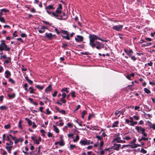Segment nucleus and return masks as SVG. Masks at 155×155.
Segmentation results:
<instances>
[{"label":"nucleus","instance_id":"obj_3","mask_svg":"<svg viewBox=\"0 0 155 155\" xmlns=\"http://www.w3.org/2000/svg\"><path fill=\"white\" fill-rule=\"evenodd\" d=\"M11 48L9 47L5 43V41L2 40L0 44V51H5L9 52Z\"/></svg>","mask_w":155,"mask_h":155},{"label":"nucleus","instance_id":"obj_15","mask_svg":"<svg viewBox=\"0 0 155 155\" xmlns=\"http://www.w3.org/2000/svg\"><path fill=\"white\" fill-rule=\"evenodd\" d=\"M135 129L137 130L138 133L142 132L143 129H145L144 128H142L141 127L136 126Z\"/></svg>","mask_w":155,"mask_h":155},{"label":"nucleus","instance_id":"obj_46","mask_svg":"<svg viewBox=\"0 0 155 155\" xmlns=\"http://www.w3.org/2000/svg\"><path fill=\"white\" fill-rule=\"evenodd\" d=\"M48 137H54V136H53V134L52 133H51L50 132H48Z\"/></svg>","mask_w":155,"mask_h":155},{"label":"nucleus","instance_id":"obj_55","mask_svg":"<svg viewBox=\"0 0 155 155\" xmlns=\"http://www.w3.org/2000/svg\"><path fill=\"white\" fill-rule=\"evenodd\" d=\"M96 138H97L98 140H101L102 139V137L99 136L97 135L96 136Z\"/></svg>","mask_w":155,"mask_h":155},{"label":"nucleus","instance_id":"obj_53","mask_svg":"<svg viewBox=\"0 0 155 155\" xmlns=\"http://www.w3.org/2000/svg\"><path fill=\"white\" fill-rule=\"evenodd\" d=\"M2 12H9V10L5 8H3L1 9Z\"/></svg>","mask_w":155,"mask_h":155},{"label":"nucleus","instance_id":"obj_28","mask_svg":"<svg viewBox=\"0 0 155 155\" xmlns=\"http://www.w3.org/2000/svg\"><path fill=\"white\" fill-rule=\"evenodd\" d=\"M119 123L118 121H116L114 122L112 125V127L113 128L117 127V124Z\"/></svg>","mask_w":155,"mask_h":155},{"label":"nucleus","instance_id":"obj_57","mask_svg":"<svg viewBox=\"0 0 155 155\" xmlns=\"http://www.w3.org/2000/svg\"><path fill=\"white\" fill-rule=\"evenodd\" d=\"M67 126L69 128H71L73 127V125L70 123H68L67 124Z\"/></svg>","mask_w":155,"mask_h":155},{"label":"nucleus","instance_id":"obj_23","mask_svg":"<svg viewBox=\"0 0 155 155\" xmlns=\"http://www.w3.org/2000/svg\"><path fill=\"white\" fill-rule=\"evenodd\" d=\"M152 43L151 42H147L145 44H143L141 45L142 47H144L145 46H148L151 45Z\"/></svg>","mask_w":155,"mask_h":155},{"label":"nucleus","instance_id":"obj_7","mask_svg":"<svg viewBox=\"0 0 155 155\" xmlns=\"http://www.w3.org/2000/svg\"><path fill=\"white\" fill-rule=\"evenodd\" d=\"M119 133H116L115 134V137L114 139L112 142L116 141L117 143H121L122 142V140H121V137H120Z\"/></svg>","mask_w":155,"mask_h":155},{"label":"nucleus","instance_id":"obj_32","mask_svg":"<svg viewBox=\"0 0 155 155\" xmlns=\"http://www.w3.org/2000/svg\"><path fill=\"white\" fill-rule=\"evenodd\" d=\"M27 87H28V84L27 83H26L25 84L24 86H23V88L27 92L28 91V89L27 88Z\"/></svg>","mask_w":155,"mask_h":155},{"label":"nucleus","instance_id":"obj_19","mask_svg":"<svg viewBox=\"0 0 155 155\" xmlns=\"http://www.w3.org/2000/svg\"><path fill=\"white\" fill-rule=\"evenodd\" d=\"M25 80L30 85L32 84L33 82L32 81L30 80L28 76H26L25 77Z\"/></svg>","mask_w":155,"mask_h":155},{"label":"nucleus","instance_id":"obj_12","mask_svg":"<svg viewBox=\"0 0 155 155\" xmlns=\"http://www.w3.org/2000/svg\"><path fill=\"white\" fill-rule=\"evenodd\" d=\"M38 32L40 33H43L45 31V29H47L46 27L44 26H41L40 28H38Z\"/></svg>","mask_w":155,"mask_h":155},{"label":"nucleus","instance_id":"obj_11","mask_svg":"<svg viewBox=\"0 0 155 155\" xmlns=\"http://www.w3.org/2000/svg\"><path fill=\"white\" fill-rule=\"evenodd\" d=\"M124 51L129 57H130L133 53V51L132 49H130L128 51L126 49H124Z\"/></svg>","mask_w":155,"mask_h":155},{"label":"nucleus","instance_id":"obj_50","mask_svg":"<svg viewBox=\"0 0 155 155\" xmlns=\"http://www.w3.org/2000/svg\"><path fill=\"white\" fill-rule=\"evenodd\" d=\"M21 36L22 38L26 37L27 35L25 33H21Z\"/></svg>","mask_w":155,"mask_h":155},{"label":"nucleus","instance_id":"obj_38","mask_svg":"<svg viewBox=\"0 0 155 155\" xmlns=\"http://www.w3.org/2000/svg\"><path fill=\"white\" fill-rule=\"evenodd\" d=\"M59 146H63L64 145V143L63 141H59Z\"/></svg>","mask_w":155,"mask_h":155},{"label":"nucleus","instance_id":"obj_35","mask_svg":"<svg viewBox=\"0 0 155 155\" xmlns=\"http://www.w3.org/2000/svg\"><path fill=\"white\" fill-rule=\"evenodd\" d=\"M145 129H143L142 132H141V133L143 135L144 137H146L147 136V134L145 132Z\"/></svg>","mask_w":155,"mask_h":155},{"label":"nucleus","instance_id":"obj_29","mask_svg":"<svg viewBox=\"0 0 155 155\" xmlns=\"http://www.w3.org/2000/svg\"><path fill=\"white\" fill-rule=\"evenodd\" d=\"M79 139V136L78 135H76L75 139H74L73 141L74 142H77Z\"/></svg>","mask_w":155,"mask_h":155},{"label":"nucleus","instance_id":"obj_1","mask_svg":"<svg viewBox=\"0 0 155 155\" xmlns=\"http://www.w3.org/2000/svg\"><path fill=\"white\" fill-rule=\"evenodd\" d=\"M87 33H88L89 35L88 38L89 39L90 41L89 45L92 48L96 47L97 49L100 50L101 48L103 47L104 45L101 44L100 42L96 41L97 40H100L105 42L107 41V40L102 39L95 35L91 34L88 33L87 32Z\"/></svg>","mask_w":155,"mask_h":155},{"label":"nucleus","instance_id":"obj_2","mask_svg":"<svg viewBox=\"0 0 155 155\" xmlns=\"http://www.w3.org/2000/svg\"><path fill=\"white\" fill-rule=\"evenodd\" d=\"M55 31L58 34H59L60 33H61L62 34L66 35L64 36V35L62 34L61 35L62 37L63 38H65L67 40H69L70 38L69 36V32L68 31L64 30H61L60 31H59L58 29L56 28H55Z\"/></svg>","mask_w":155,"mask_h":155},{"label":"nucleus","instance_id":"obj_54","mask_svg":"<svg viewBox=\"0 0 155 155\" xmlns=\"http://www.w3.org/2000/svg\"><path fill=\"white\" fill-rule=\"evenodd\" d=\"M129 147H130L131 148H134L137 147V146H135L134 143L132 145H129Z\"/></svg>","mask_w":155,"mask_h":155},{"label":"nucleus","instance_id":"obj_30","mask_svg":"<svg viewBox=\"0 0 155 155\" xmlns=\"http://www.w3.org/2000/svg\"><path fill=\"white\" fill-rule=\"evenodd\" d=\"M7 107L5 106H2L0 107V109L2 110H6Z\"/></svg>","mask_w":155,"mask_h":155},{"label":"nucleus","instance_id":"obj_49","mask_svg":"<svg viewBox=\"0 0 155 155\" xmlns=\"http://www.w3.org/2000/svg\"><path fill=\"white\" fill-rule=\"evenodd\" d=\"M59 112L62 114H66V112H65V110H60V111H59Z\"/></svg>","mask_w":155,"mask_h":155},{"label":"nucleus","instance_id":"obj_51","mask_svg":"<svg viewBox=\"0 0 155 155\" xmlns=\"http://www.w3.org/2000/svg\"><path fill=\"white\" fill-rule=\"evenodd\" d=\"M149 84L151 85H155V81L153 80L152 81H150Z\"/></svg>","mask_w":155,"mask_h":155},{"label":"nucleus","instance_id":"obj_16","mask_svg":"<svg viewBox=\"0 0 155 155\" xmlns=\"http://www.w3.org/2000/svg\"><path fill=\"white\" fill-rule=\"evenodd\" d=\"M5 77L6 78H8L9 76L11 75L10 72L8 70H6L5 72Z\"/></svg>","mask_w":155,"mask_h":155},{"label":"nucleus","instance_id":"obj_48","mask_svg":"<svg viewBox=\"0 0 155 155\" xmlns=\"http://www.w3.org/2000/svg\"><path fill=\"white\" fill-rule=\"evenodd\" d=\"M34 143H36L37 144H38L40 143V141L37 139H36L34 141Z\"/></svg>","mask_w":155,"mask_h":155},{"label":"nucleus","instance_id":"obj_9","mask_svg":"<svg viewBox=\"0 0 155 155\" xmlns=\"http://www.w3.org/2000/svg\"><path fill=\"white\" fill-rule=\"evenodd\" d=\"M80 143L82 146H85L90 144V140L85 139L81 140L80 142Z\"/></svg>","mask_w":155,"mask_h":155},{"label":"nucleus","instance_id":"obj_45","mask_svg":"<svg viewBox=\"0 0 155 155\" xmlns=\"http://www.w3.org/2000/svg\"><path fill=\"white\" fill-rule=\"evenodd\" d=\"M0 21L1 22L4 23H5V20H4V18L2 17L0 18Z\"/></svg>","mask_w":155,"mask_h":155},{"label":"nucleus","instance_id":"obj_4","mask_svg":"<svg viewBox=\"0 0 155 155\" xmlns=\"http://www.w3.org/2000/svg\"><path fill=\"white\" fill-rule=\"evenodd\" d=\"M62 13V10L56 9L55 12H53L52 13V16L56 18L59 20H63L64 19L63 18V17L62 15H60Z\"/></svg>","mask_w":155,"mask_h":155},{"label":"nucleus","instance_id":"obj_40","mask_svg":"<svg viewBox=\"0 0 155 155\" xmlns=\"http://www.w3.org/2000/svg\"><path fill=\"white\" fill-rule=\"evenodd\" d=\"M68 45L64 43H63L61 47L65 49L66 47H68Z\"/></svg>","mask_w":155,"mask_h":155},{"label":"nucleus","instance_id":"obj_61","mask_svg":"<svg viewBox=\"0 0 155 155\" xmlns=\"http://www.w3.org/2000/svg\"><path fill=\"white\" fill-rule=\"evenodd\" d=\"M131 139V138L128 137V136H126L123 139H125L126 140H130Z\"/></svg>","mask_w":155,"mask_h":155},{"label":"nucleus","instance_id":"obj_44","mask_svg":"<svg viewBox=\"0 0 155 155\" xmlns=\"http://www.w3.org/2000/svg\"><path fill=\"white\" fill-rule=\"evenodd\" d=\"M2 58H3V59L7 58V57L6 55L5 54L3 56H1L0 57V59H2Z\"/></svg>","mask_w":155,"mask_h":155},{"label":"nucleus","instance_id":"obj_56","mask_svg":"<svg viewBox=\"0 0 155 155\" xmlns=\"http://www.w3.org/2000/svg\"><path fill=\"white\" fill-rule=\"evenodd\" d=\"M65 98L62 97L61 99V101H62L63 103H65L66 102V101L64 99Z\"/></svg>","mask_w":155,"mask_h":155},{"label":"nucleus","instance_id":"obj_37","mask_svg":"<svg viewBox=\"0 0 155 155\" xmlns=\"http://www.w3.org/2000/svg\"><path fill=\"white\" fill-rule=\"evenodd\" d=\"M8 81L12 84H14L15 83V81L11 78H10L8 79Z\"/></svg>","mask_w":155,"mask_h":155},{"label":"nucleus","instance_id":"obj_5","mask_svg":"<svg viewBox=\"0 0 155 155\" xmlns=\"http://www.w3.org/2000/svg\"><path fill=\"white\" fill-rule=\"evenodd\" d=\"M54 5L53 4H51L46 6L45 8L46 11L47 13L49 15L52 14L53 12L49 11L50 10H54L55 8V7H54Z\"/></svg>","mask_w":155,"mask_h":155},{"label":"nucleus","instance_id":"obj_59","mask_svg":"<svg viewBox=\"0 0 155 155\" xmlns=\"http://www.w3.org/2000/svg\"><path fill=\"white\" fill-rule=\"evenodd\" d=\"M29 145L31 146L30 149L32 150H33L35 149L34 147L31 143H30Z\"/></svg>","mask_w":155,"mask_h":155},{"label":"nucleus","instance_id":"obj_20","mask_svg":"<svg viewBox=\"0 0 155 155\" xmlns=\"http://www.w3.org/2000/svg\"><path fill=\"white\" fill-rule=\"evenodd\" d=\"M29 90H30L29 91V93L30 94H35L34 92L35 90L33 88L32 86H30L29 88Z\"/></svg>","mask_w":155,"mask_h":155},{"label":"nucleus","instance_id":"obj_64","mask_svg":"<svg viewBox=\"0 0 155 155\" xmlns=\"http://www.w3.org/2000/svg\"><path fill=\"white\" fill-rule=\"evenodd\" d=\"M153 62L151 61H150V63H147V65H149V66H152L153 65Z\"/></svg>","mask_w":155,"mask_h":155},{"label":"nucleus","instance_id":"obj_27","mask_svg":"<svg viewBox=\"0 0 155 155\" xmlns=\"http://www.w3.org/2000/svg\"><path fill=\"white\" fill-rule=\"evenodd\" d=\"M144 92L148 94H150L151 93L150 91L147 88H145L144 89Z\"/></svg>","mask_w":155,"mask_h":155},{"label":"nucleus","instance_id":"obj_62","mask_svg":"<svg viewBox=\"0 0 155 155\" xmlns=\"http://www.w3.org/2000/svg\"><path fill=\"white\" fill-rule=\"evenodd\" d=\"M137 124V121H133V123H132L131 124H130V125L132 126H134V125L136 124Z\"/></svg>","mask_w":155,"mask_h":155},{"label":"nucleus","instance_id":"obj_14","mask_svg":"<svg viewBox=\"0 0 155 155\" xmlns=\"http://www.w3.org/2000/svg\"><path fill=\"white\" fill-rule=\"evenodd\" d=\"M121 146V144H119L118 145V146H117V147H114V146H112L111 148V149H113L114 150H116L117 151H119L120 150V147Z\"/></svg>","mask_w":155,"mask_h":155},{"label":"nucleus","instance_id":"obj_34","mask_svg":"<svg viewBox=\"0 0 155 155\" xmlns=\"http://www.w3.org/2000/svg\"><path fill=\"white\" fill-rule=\"evenodd\" d=\"M76 146L74 145L71 144L70 145V150H72L74 149V148H76Z\"/></svg>","mask_w":155,"mask_h":155},{"label":"nucleus","instance_id":"obj_22","mask_svg":"<svg viewBox=\"0 0 155 155\" xmlns=\"http://www.w3.org/2000/svg\"><path fill=\"white\" fill-rule=\"evenodd\" d=\"M11 58L10 57H7V59L5 60L4 62V64L7 63V64L11 62Z\"/></svg>","mask_w":155,"mask_h":155},{"label":"nucleus","instance_id":"obj_39","mask_svg":"<svg viewBox=\"0 0 155 155\" xmlns=\"http://www.w3.org/2000/svg\"><path fill=\"white\" fill-rule=\"evenodd\" d=\"M76 92L75 91H73L71 93V94L72 96V97L73 98L75 97H76V95L75 94Z\"/></svg>","mask_w":155,"mask_h":155},{"label":"nucleus","instance_id":"obj_21","mask_svg":"<svg viewBox=\"0 0 155 155\" xmlns=\"http://www.w3.org/2000/svg\"><path fill=\"white\" fill-rule=\"evenodd\" d=\"M69 88L67 87H64L61 90V92L65 91L68 94L69 92V91L68 90Z\"/></svg>","mask_w":155,"mask_h":155},{"label":"nucleus","instance_id":"obj_41","mask_svg":"<svg viewBox=\"0 0 155 155\" xmlns=\"http://www.w3.org/2000/svg\"><path fill=\"white\" fill-rule=\"evenodd\" d=\"M58 93V91H55L54 93L52 94V95L53 97H55Z\"/></svg>","mask_w":155,"mask_h":155},{"label":"nucleus","instance_id":"obj_24","mask_svg":"<svg viewBox=\"0 0 155 155\" xmlns=\"http://www.w3.org/2000/svg\"><path fill=\"white\" fill-rule=\"evenodd\" d=\"M53 127L54 128V130L55 131V132L56 133H59V130L56 127V126H55V125H53Z\"/></svg>","mask_w":155,"mask_h":155},{"label":"nucleus","instance_id":"obj_63","mask_svg":"<svg viewBox=\"0 0 155 155\" xmlns=\"http://www.w3.org/2000/svg\"><path fill=\"white\" fill-rule=\"evenodd\" d=\"M47 111V114H51V112L49 110V109L48 108L46 110Z\"/></svg>","mask_w":155,"mask_h":155},{"label":"nucleus","instance_id":"obj_33","mask_svg":"<svg viewBox=\"0 0 155 155\" xmlns=\"http://www.w3.org/2000/svg\"><path fill=\"white\" fill-rule=\"evenodd\" d=\"M11 127V125L10 124H8L7 125L4 126V128L5 129H8Z\"/></svg>","mask_w":155,"mask_h":155},{"label":"nucleus","instance_id":"obj_10","mask_svg":"<svg viewBox=\"0 0 155 155\" xmlns=\"http://www.w3.org/2000/svg\"><path fill=\"white\" fill-rule=\"evenodd\" d=\"M84 37L79 35H77V37L75 38V40L77 42H82L83 41Z\"/></svg>","mask_w":155,"mask_h":155},{"label":"nucleus","instance_id":"obj_58","mask_svg":"<svg viewBox=\"0 0 155 155\" xmlns=\"http://www.w3.org/2000/svg\"><path fill=\"white\" fill-rule=\"evenodd\" d=\"M133 117L134 118V119H135L137 120H138L139 118V117L136 116V115H135V116H134Z\"/></svg>","mask_w":155,"mask_h":155},{"label":"nucleus","instance_id":"obj_36","mask_svg":"<svg viewBox=\"0 0 155 155\" xmlns=\"http://www.w3.org/2000/svg\"><path fill=\"white\" fill-rule=\"evenodd\" d=\"M22 123V122L21 121V120H20L18 122V127H19L21 129H23L21 125Z\"/></svg>","mask_w":155,"mask_h":155},{"label":"nucleus","instance_id":"obj_25","mask_svg":"<svg viewBox=\"0 0 155 155\" xmlns=\"http://www.w3.org/2000/svg\"><path fill=\"white\" fill-rule=\"evenodd\" d=\"M35 87L39 90H42L44 87V86H42L40 85H36Z\"/></svg>","mask_w":155,"mask_h":155},{"label":"nucleus","instance_id":"obj_13","mask_svg":"<svg viewBox=\"0 0 155 155\" xmlns=\"http://www.w3.org/2000/svg\"><path fill=\"white\" fill-rule=\"evenodd\" d=\"M52 85L51 84H50L47 87L45 90V91L46 93H47L48 92H50L52 91V89L51 88Z\"/></svg>","mask_w":155,"mask_h":155},{"label":"nucleus","instance_id":"obj_42","mask_svg":"<svg viewBox=\"0 0 155 155\" xmlns=\"http://www.w3.org/2000/svg\"><path fill=\"white\" fill-rule=\"evenodd\" d=\"M140 152L143 153H146L147 152V151L143 148L141 149Z\"/></svg>","mask_w":155,"mask_h":155},{"label":"nucleus","instance_id":"obj_17","mask_svg":"<svg viewBox=\"0 0 155 155\" xmlns=\"http://www.w3.org/2000/svg\"><path fill=\"white\" fill-rule=\"evenodd\" d=\"M7 96L9 97V98L10 99L14 98L16 96L15 94V93H13L12 95H11L9 94H7Z\"/></svg>","mask_w":155,"mask_h":155},{"label":"nucleus","instance_id":"obj_52","mask_svg":"<svg viewBox=\"0 0 155 155\" xmlns=\"http://www.w3.org/2000/svg\"><path fill=\"white\" fill-rule=\"evenodd\" d=\"M42 21L46 25H50V23L48 21L44 20H42Z\"/></svg>","mask_w":155,"mask_h":155},{"label":"nucleus","instance_id":"obj_31","mask_svg":"<svg viewBox=\"0 0 155 155\" xmlns=\"http://www.w3.org/2000/svg\"><path fill=\"white\" fill-rule=\"evenodd\" d=\"M87 113V111L85 110H84L82 113L81 117L82 118H84V116L86 115Z\"/></svg>","mask_w":155,"mask_h":155},{"label":"nucleus","instance_id":"obj_8","mask_svg":"<svg viewBox=\"0 0 155 155\" xmlns=\"http://www.w3.org/2000/svg\"><path fill=\"white\" fill-rule=\"evenodd\" d=\"M123 26L122 25H117L114 26L112 27V29L117 31H120L122 29Z\"/></svg>","mask_w":155,"mask_h":155},{"label":"nucleus","instance_id":"obj_60","mask_svg":"<svg viewBox=\"0 0 155 155\" xmlns=\"http://www.w3.org/2000/svg\"><path fill=\"white\" fill-rule=\"evenodd\" d=\"M81 107V106L80 105H78L77 106V108L76 109L74 110V112H75L77 110Z\"/></svg>","mask_w":155,"mask_h":155},{"label":"nucleus","instance_id":"obj_26","mask_svg":"<svg viewBox=\"0 0 155 155\" xmlns=\"http://www.w3.org/2000/svg\"><path fill=\"white\" fill-rule=\"evenodd\" d=\"M25 120L26 121L28 122V124L29 126H31V125L32 122L29 119L26 118H25Z\"/></svg>","mask_w":155,"mask_h":155},{"label":"nucleus","instance_id":"obj_43","mask_svg":"<svg viewBox=\"0 0 155 155\" xmlns=\"http://www.w3.org/2000/svg\"><path fill=\"white\" fill-rule=\"evenodd\" d=\"M58 9L62 10V5L61 4H59L58 5V7L57 8Z\"/></svg>","mask_w":155,"mask_h":155},{"label":"nucleus","instance_id":"obj_18","mask_svg":"<svg viewBox=\"0 0 155 155\" xmlns=\"http://www.w3.org/2000/svg\"><path fill=\"white\" fill-rule=\"evenodd\" d=\"M12 146H7L5 147V148L7 149V150H8V152L9 153H11V150L12 149Z\"/></svg>","mask_w":155,"mask_h":155},{"label":"nucleus","instance_id":"obj_6","mask_svg":"<svg viewBox=\"0 0 155 155\" xmlns=\"http://www.w3.org/2000/svg\"><path fill=\"white\" fill-rule=\"evenodd\" d=\"M45 37L50 40H51L53 39H55L57 37L55 35H53L52 33H45Z\"/></svg>","mask_w":155,"mask_h":155},{"label":"nucleus","instance_id":"obj_47","mask_svg":"<svg viewBox=\"0 0 155 155\" xmlns=\"http://www.w3.org/2000/svg\"><path fill=\"white\" fill-rule=\"evenodd\" d=\"M131 59L134 61H135L137 59L134 56H131Z\"/></svg>","mask_w":155,"mask_h":155}]
</instances>
